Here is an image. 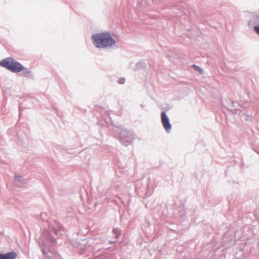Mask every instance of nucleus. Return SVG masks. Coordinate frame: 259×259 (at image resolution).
<instances>
[{
  "label": "nucleus",
  "instance_id": "obj_3",
  "mask_svg": "<svg viewBox=\"0 0 259 259\" xmlns=\"http://www.w3.org/2000/svg\"><path fill=\"white\" fill-rule=\"evenodd\" d=\"M161 118V122L164 129L168 132L171 130V126L169 123V120L165 112H162Z\"/></svg>",
  "mask_w": 259,
  "mask_h": 259
},
{
  "label": "nucleus",
  "instance_id": "obj_1",
  "mask_svg": "<svg viewBox=\"0 0 259 259\" xmlns=\"http://www.w3.org/2000/svg\"><path fill=\"white\" fill-rule=\"evenodd\" d=\"M93 44L97 48H103L109 47L115 43V41L109 33H100L92 36Z\"/></svg>",
  "mask_w": 259,
  "mask_h": 259
},
{
  "label": "nucleus",
  "instance_id": "obj_6",
  "mask_svg": "<svg viewBox=\"0 0 259 259\" xmlns=\"http://www.w3.org/2000/svg\"><path fill=\"white\" fill-rule=\"evenodd\" d=\"M254 30L259 35V26H255L254 27Z\"/></svg>",
  "mask_w": 259,
  "mask_h": 259
},
{
  "label": "nucleus",
  "instance_id": "obj_2",
  "mask_svg": "<svg viewBox=\"0 0 259 259\" xmlns=\"http://www.w3.org/2000/svg\"><path fill=\"white\" fill-rule=\"evenodd\" d=\"M0 66L13 72H19L25 69V68L20 63L11 57L1 61Z\"/></svg>",
  "mask_w": 259,
  "mask_h": 259
},
{
  "label": "nucleus",
  "instance_id": "obj_8",
  "mask_svg": "<svg viewBox=\"0 0 259 259\" xmlns=\"http://www.w3.org/2000/svg\"><path fill=\"white\" fill-rule=\"evenodd\" d=\"M123 80H124V79H122L121 80H120V81H119V83H123L124 82Z\"/></svg>",
  "mask_w": 259,
  "mask_h": 259
},
{
  "label": "nucleus",
  "instance_id": "obj_4",
  "mask_svg": "<svg viewBox=\"0 0 259 259\" xmlns=\"http://www.w3.org/2000/svg\"><path fill=\"white\" fill-rule=\"evenodd\" d=\"M16 254L14 252H10L5 254H0V259H15Z\"/></svg>",
  "mask_w": 259,
  "mask_h": 259
},
{
  "label": "nucleus",
  "instance_id": "obj_5",
  "mask_svg": "<svg viewBox=\"0 0 259 259\" xmlns=\"http://www.w3.org/2000/svg\"><path fill=\"white\" fill-rule=\"evenodd\" d=\"M113 232L116 235V237H118V235L120 234L119 231L117 229H114L113 230Z\"/></svg>",
  "mask_w": 259,
  "mask_h": 259
},
{
  "label": "nucleus",
  "instance_id": "obj_7",
  "mask_svg": "<svg viewBox=\"0 0 259 259\" xmlns=\"http://www.w3.org/2000/svg\"><path fill=\"white\" fill-rule=\"evenodd\" d=\"M193 67L197 70H200V69L196 65H194Z\"/></svg>",
  "mask_w": 259,
  "mask_h": 259
}]
</instances>
